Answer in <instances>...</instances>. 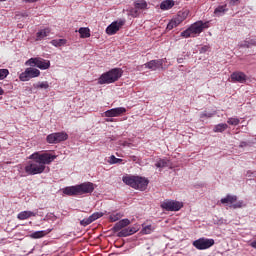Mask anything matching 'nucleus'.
<instances>
[{
	"instance_id": "39",
	"label": "nucleus",
	"mask_w": 256,
	"mask_h": 256,
	"mask_svg": "<svg viewBox=\"0 0 256 256\" xmlns=\"http://www.w3.org/2000/svg\"><path fill=\"white\" fill-rule=\"evenodd\" d=\"M215 111L214 112H204L200 115L201 119H203L204 117H208V118H211L213 117V115H215Z\"/></svg>"
},
{
	"instance_id": "14",
	"label": "nucleus",
	"mask_w": 256,
	"mask_h": 256,
	"mask_svg": "<svg viewBox=\"0 0 256 256\" xmlns=\"http://www.w3.org/2000/svg\"><path fill=\"white\" fill-rule=\"evenodd\" d=\"M165 61L166 59L151 60L145 64V67L147 69H152V71H157V69H163V63H165Z\"/></svg>"
},
{
	"instance_id": "23",
	"label": "nucleus",
	"mask_w": 256,
	"mask_h": 256,
	"mask_svg": "<svg viewBox=\"0 0 256 256\" xmlns=\"http://www.w3.org/2000/svg\"><path fill=\"white\" fill-rule=\"evenodd\" d=\"M50 43L53 47H63L67 45V39H54Z\"/></svg>"
},
{
	"instance_id": "8",
	"label": "nucleus",
	"mask_w": 256,
	"mask_h": 256,
	"mask_svg": "<svg viewBox=\"0 0 256 256\" xmlns=\"http://www.w3.org/2000/svg\"><path fill=\"white\" fill-rule=\"evenodd\" d=\"M193 247L198 249V251H205V249H210L215 245V240L209 238H200L192 243Z\"/></svg>"
},
{
	"instance_id": "9",
	"label": "nucleus",
	"mask_w": 256,
	"mask_h": 256,
	"mask_svg": "<svg viewBox=\"0 0 256 256\" xmlns=\"http://www.w3.org/2000/svg\"><path fill=\"white\" fill-rule=\"evenodd\" d=\"M41 75V71L37 68H27L24 72H22L19 76L20 81H29V79H35V77H39Z\"/></svg>"
},
{
	"instance_id": "19",
	"label": "nucleus",
	"mask_w": 256,
	"mask_h": 256,
	"mask_svg": "<svg viewBox=\"0 0 256 256\" xmlns=\"http://www.w3.org/2000/svg\"><path fill=\"white\" fill-rule=\"evenodd\" d=\"M51 35V29L45 28L36 33V41H43L45 37H49Z\"/></svg>"
},
{
	"instance_id": "16",
	"label": "nucleus",
	"mask_w": 256,
	"mask_h": 256,
	"mask_svg": "<svg viewBox=\"0 0 256 256\" xmlns=\"http://www.w3.org/2000/svg\"><path fill=\"white\" fill-rule=\"evenodd\" d=\"M121 27H123V22H112L107 28H106V33L107 35H115V33H117V31H119V29H121Z\"/></svg>"
},
{
	"instance_id": "22",
	"label": "nucleus",
	"mask_w": 256,
	"mask_h": 256,
	"mask_svg": "<svg viewBox=\"0 0 256 256\" xmlns=\"http://www.w3.org/2000/svg\"><path fill=\"white\" fill-rule=\"evenodd\" d=\"M178 25H181V20L176 16L168 23L167 29L168 31H171V29H175Z\"/></svg>"
},
{
	"instance_id": "15",
	"label": "nucleus",
	"mask_w": 256,
	"mask_h": 256,
	"mask_svg": "<svg viewBox=\"0 0 256 256\" xmlns=\"http://www.w3.org/2000/svg\"><path fill=\"white\" fill-rule=\"evenodd\" d=\"M139 231V225L124 228L118 233V237H129V235H135Z\"/></svg>"
},
{
	"instance_id": "18",
	"label": "nucleus",
	"mask_w": 256,
	"mask_h": 256,
	"mask_svg": "<svg viewBox=\"0 0 256 256\" xmlns=\"http://www.w3.org/2000/svg\"><path fill=\"white\" fill-rule=\"evenodd\" d=\"M128 225H131V220L127 218L122 219L114 225L113 231H121V229H125V227H127Z\"/></svg>"
},
{
	"instance_id": "32",
	"label": "nucleus",
	"mask_w": 256,
	"mask_h": 256,
	"mask_svg": "<svg viewBox=\"0 0 256 256\" xmlns=\"http://www.w3.org/2000/svg\"><path fill=\"white\" fill-rule=\"evenodd\" d=\"M154 229H155V228H153V226L147 225V226H144V227H143L142 233H143L144 235H150V233H151L152 231H154Z\"/></svg>"
},
{
	"instance_id": "26",
	"label": "nucleus",
	"mask_w": 256,
	"mask_h": 256,
	"mask_svg": "<svg viewBox=\"0 0 256 256\" xmlns=\"http://www.w3.org/2000/svg\"><path fill=\"white\" fill-rule=\"evenodd\" d=\"M47 233H49V231L48 232H46V231H36V232L32 233L30 235V237H31V239H41L42 237H45V235H47Z\"/></svg>"
},
{
	"instance_id": "17",
	"label": "nucleus",
	"mask_w": 256,
	"mask_h": 256,
	"mask_svg": "<svg viewBox=\"0 0 256 256\" xmlns=\"http://www.w3.org/2000/svg\"><path fill=\"white\" fill-rule=\"evenodd\" d=\"M230 78L233 83H245L247 81V75L243 72H234Z\"/></svg>"
},
{
	"instance_id": "29",
	"label": "nucleus",
	"mask_w": 256,
	"mask_h": 256,
	"mask_svg": "<svg viewBox=\"0 0 256 256\" xmlns=\"http://www.w3.org/2000/svg\"><path fill=\"white\" fill-rule=\"evenodd\" d=\"M188 16H189L188 10H185L184 12H179L177 15V17L180 19L181 23H183L184 20H186Z\"/></svg>"
},
{
	"instance_id": "44",
	"label": "nucleus",
	"mask_w": 256,
	"mask_h": 256,
	"mask_svg": "<svg viewBox=\"0 0 256 256\" xmlns=\"http://www.w3.org/2000/svg\"><path fill=\"white\" fill-rule=\"evenodd\" d=\"M251 247H253V249H256V240L255 241H253V242H251Z\"/></svg>"
},
{
	"instance_id": "3",
	"label": "nucleus",
	"mask_w": 256,
	"mask_h": 256,
	"mask_svg": "<svg viewBox=\"0 0 256 256\" xmlns=\"http://www.w3.org/2000/svg\"><path fill=\"white\" fill-rule=\"evenodd\" d=\"M123 183L129 185L133 189H138L139 191H145L147 185H149V180L141 176H126L122 179Z\"/></svg>"
},
{
	"instance_id": "12",
	"label": "nucleus",
	"mask_w": 256,
	"mask_h": 256,
	"mask_svg": "<svg viewBox=\"0 0 256 256\" xmlns=\"http://www.w3.org/2000/svg\"><path fill=\"white\" fill-rule=\"evenodd\" d=\"M124 113H127V109L125 107H118L107 110L104 112V115L105 117H120V115H123Z\"/></svg>"
},
{
	"instance_id": "27",
	"label": "nucleus",
	"mask_w": 256,
	"mask_h": 256,
	"mask_svg": "<svg viewBox=\"0 0 256 256\" xmlns=\"http://www.w3.org/2000/svg\"><path fill=\"white\" fill-rule=\"evenodd\" d=\"M253 45H256V39H248L240 43V47H253Z\"/></svg>"
},
{
	"instance_id": "13",
	"label": "nucleus",
	"mask_w": 256,
	"mask_h": 256,
	"mask_svg": "<svg viewBox=\"0 0 256 256\" xmlns=\"http://www.w3.org/2000/svg\"><path fill=\"white\" fill-rule=\"evenodd\" d=\"M134 7L135 9L130 10V15H132V17H137L138 15V10H143V9H147V1L145 0H136L134 2Z\"/></svg>"
},
{
	"instance_id": "24",
	"label": "nucleus",
	"mask_w": 256,
	"mask_h": 256,
	"mask_svg": "<svg viewBox=\"0 0 256 256\" xmlns=\"http://www.w3.org/2000/svg\"><path fill=\"white\" fill-rule=\"evenodd\" d=\"M78 33L80 34V37L82 39H87V38L91 37V33H90L89 28H80L78 30Z\"/></svg>"
},
{
	"instance_id": "34",
	"label": "nucleus",
	"mask_w": 256,
	"mask_h": 256,
	"mask_svg": "<svg viewBox=\"0 0 256 256\" xmlns=\"http://www.w3.org/2000/svg\"><path fill=\"white\" fill-rule=\"evenodd\" d=\"M121 217H123L121 214L116 213V214L110 215L109 219H110V221H112V223H115V221H119V219H121Z\"/></svg>"
},
{
	"instance_id": "2",
	"label": "nucleus",
	"mask_w": 256,
	"mask_h": 256,
	"mask_svg": "<svg viewBox=\"0 0 256 256\" xmlns=\"http://www.w3.org/2000/svg\"><path fill=\"white\" fill-rule=\"evenodd\" d=\"M95 191V184L92 182H85L80 185L68 186L64 188V195H85L87 193H93Z\"/></svg>"
},
{
	"instance_id": "31",
	"label": "nucleus",
	"mask_w": 256,
	"mask_h": 256,
	"mask_svg": "<svg viewBox=\"0 0 256 256\" xmlns=\"http://www.w3.org/2000/svg\"><path fill=\"white\" fill-rule=\"evenodd\" d=\"M123 161V159H119L117 157H115L114 155H112L109 160L108 163H110V165H115L117 163H121Z\"/></svg>"
},
{
	"instance_id": "30",
	"label": "nucleus",
	"mask_w": 256,
	"mask_h": 256,
	"mask_svg": "<svg viewBox=\"0 0 256 256\" xmlns=\"http://www.w3.org/2000/svg\"><path fill=\"white\" fill-rule=\"evenodd\" d=\"M227 123L228 125H233L235 127L241 123V120H239V118H228Z\"/></svg>"
},
{
	"instance_id": "20",
	"label": "nucleus",
	"mask_w": 256,
	"mask_h": 256,
	"mask_svg": "<svg viewBox=\"0 0 256 256\" xmlns=\"http://www.w3.org/2000/svg\"><path fill=\"white\" fill-rule=\"evenodd\" d=\"M30 217H37V213L33 211H22L17 215V219L20 221H25V219H29Z\"/></svg>"
},
{
	"instance_id": "47",
	"label": "nucleus",
	"mask_w": 256,
	"mask_h": 256,
	"mask_svg": "<svg viewBox=\"0 0 256 256\" xmlns=\"http://www.w3.org/2000/svg\"><path fill=\"white\" fill-rule=\"evenodd\" d=\"M0 1H6V0H0Z\"/></svg>"
},
{
	"instance_id": "46",
	"label": "nucleus",
	"mask_w": 256,
	"mask_h": 256,
	"mask_svg": "<svg viewBox=\"0 0 256 256\" xmlns=\"http://www.w3.org/2000/svg\"><path fill=\"white\" fill-rule=\"evenodd\" d=\"M4 91L3 88L0 87V95H3Z\"/></svg>"
},
{
	"instance_id": "41",
	"label": "nucleus",
	"mask_w": 256,
	"mask_h": 256,
	"mask_svg": "<svg viewBox=\"0 0 256 256\" xmlns=\"http://www.w3.org/2000/svg\"><path fill=\"white\" fill-rule=\"evenodd\" d=\"M24 3H37L39 0H23Z\"/></svg>"
},
{
	"instance_id": "21",
	"label": "nucleus",
	"mask_w": 256,
	"mask_h": 256,
	"mask_svg": "<svg viewBox=\"0 0 256 256\" xmlns=\"http://www.w3.org/2000/svg\"><path fill=\"white\" fill-rule=\"evenodd\" d=\"M173 7H175V1L173 0H164L160 4L162 11H168V9H173Z\"/></svg>"
},
{
	"instance_id": "10",
	"label": "nucleus",
	"mask_w": 256,
	"mask_h": 256,
	"mask_svg": "<svg viewBox=\"0 0 256 256\" xmlns=\"http://www.w3.org/2000/svg\"><path fill=\"white\" fill-rule=\"evenodd\" d=\"M68 138H69V135H67V133L57 132V133L49 134L46 140L50 144H57V143H61V141H67Z\"/></svg>"
},
{
	"instance_id": "36",
	"label": "nucleus",
	"mask_w": 256,
	"mask_h": 256,
	"mask_svg": "<svg viewBox=\"0 0 256 256\" xmlns=\"http://www.w3.org/2000/svg\"><path fill=\"white\" fill-rule=\"evenodd\" d=\"M155 165L158 169H163L167 167V160H159Z\"/></svg>"
},
{
	"instance_id": "6",
	"label": "nucleus",
	"mask_w": 256,
	"mask_h": 256,
	"mask_svg": "<svg viewBox=\"0 0 256 256\" xmlns=\"http://www.w3.org/2000/svg\"><path fill=\"white\" fill-rule=\"evenodd\" d=\"M222 205H228L230 209H242L247 207V204L243 200H237V196L228 194L226 197L220 200Z\"/></svg>"
},
{
	"instance_id": "45",
	"label": "nucleus",
	"mask_w": 256,
	"mask_h": 256,
	"mask_svg": "<svg viewBox=\"0 0 256 256\" xmlns=\"http://www.w3.org/2000/svg\"><path fill=\"white\" fill-rule=\"evenodd\" d=\"M177 62L178 63H183V58H178Z\"/></svg>"
},
{
	"instance_id": "25",
	"label": "nucleus",
	"mask_w": 256,
	"mask_h": 256,
	"mask_svg": "<svg viewBox=\"0 0 256 256\" xmlns=\"http://www.w3.org/2000/svg\"><path fill=\"white\" fill-rule=\"evenodd\" d=\"M229 126L225 123H221V124H217L213 131L214 133H223V131H226V129L228 128Z\"/></svg>"
},
{
	"instance_id": "5",
	"label": "nucleus",
	"mask_w": 256,
	"mask_h": 256,
	"mask_svg": "<svg viewBox=\"0 0 256 256\" xmlns=\"http://www.w3.org/2000/svg\"><path fill=\"white\" fill-rule=\"evenodd\" d=\"M203 29H207V23H203V21H197L188 29L181 32V37H185L186 39L189 37H195V35L202 33Z\"/></svg>"
},
{
	"instance_id": "42",
	"label": "nucleus",
	"mask_w": 256,
	"mask_h": 256,
	"mask_svg": "<svg viewBox=\"0 0 256 256\" xmlns=\"http://www.w3.org/2000/svg\"><path fill=\"white\" fill-rule=\"evenodd\" d=\"M237 1H239V0H229V4L230 5H235V3H237Z\"/></svg>"
},
{
	"instance_id": "38",
	"label": "nucleus",
	"mask_w": 256,
	"mask_h": 256,
	"mask_svg": "<svg viewBox=\"0 0 256 256\" xmlns=\"http://www.w3.org/2000/svg\"><path fill=\"white\" fill-rule=\"evenodd\" d=\"M223 13H225V6H219L214 11L215 15H221Z\"/></svg>"
},
{
	"instance_id": "40",
	"label": "nucleus",
	"mask_w": 256,
	"mask_h": 256,
	"mask_svg": "<svg viewBox=\"0 0 256 256\" xmlns=\"http://www.w3.org/2000/svg\"><path fill=\"white\" fill-rule=\"evenodd\" d=\"M21 17H29V13L28 12H22V13H18L16 15V19H21Z\"/></svg>"
},
{
	"instance_id": "1",
	"label": "nucleus",
	"mask_w": 256,
	"mask_h": 256,
	"mask_svg": "<svg viewBox=\"0 0 256 256\" xmlns=\"http://www.w3.org/2000/svg\"><path fill=\"white\" fill-rule=\"evenodd\" d=\"M29 159H32V161L25 166V172L28 175H39L45 171V165L53 163L57 159V156L49 153L41 154L35 152L29 156Z\"/></svg>"
},
{
	"instance_id": "37",
	"label": "nucleus",
	"mask_w": 256,
	"mask_h": 256,
	"mask_svg": "<svg viewBox=\"0 0 256 256\" xmlns=\"http://www.w3.org/2000/svg\"><path fill=\"white\" fill-rule=\"evenodd\" d=\"M9 75L8 69H0V80H3Z\"/></svg>"
},
{
	"instance_id": "11",
	"label": "nucleus",
	"mask_w": 256,
	"mask_h": 256,
	"mask_svg": "<svg viewBox=\"0 0 256 256\" xmlns=\"http://www.w3.org/2000/svg\"><path fill=\"white\" fill-rule=\"evenodd\" d=\"M161 208L165 211H179L183 208V203L174 200H165L161 203Z\"/></svg>"
},
{
	"instance_id": "7",
	"label": "nucleus",
	"mask_w": 256,
	"mask_h": 256,
	"mask_svg": "<svg viewBox=\"0 0 256 256\" xmlns=\"http://www.w3.org/2000/svg\"><path fill=\"white\" fill-rule=\"evenodd\" d=\"M26 65H30L31 67H38V69L45 71L51 67V61L45 60L43 58H30L26 62Z\"/></svg>"
},
{
	"instance_id": "43",
	"label": "nucleus",
	"mask_w": 256,
	"mask_h": 256,
	"mask_svg": "<svg viewBox=\"0 0 256 256\" xmlns=\"http://www.w3.org/2000/svg\"><path fill=\"white\" fill-rule=\"evenodd\" d=\"M239 147H242V148H243V147H247V142H241L240 145H239Z\"/></svg>"
},
{
	"instance_id": "33",
	"label": "nucleus",
	"mask_w": 256,
	"mask_h": 256,
	"mask_svg": "<svg viewBox=\"0 0 256 256\" xmlns=\"http://www.w3.org/2000/svg\"><path fill=\"white\" fill-rule=\"evenodd\" d=\"M101 217H103V212H96L90 216V219L92 220V223H93V221H97V219H101Z\"/></svg>"
},
{
	"instance_id": "35",
	"label": "nucleus",
	"mask_w": 256,
	"mask_h": 256,
	"mask_svg": "<svg viewBox=\"0 0 256 256\" xmlns=\"http://www.w3.org/2000/svg\"><path fill=\"white\" fill-rule=\"evenodd\" d=\"M91 223H93V220H91V217L89 216L88 218L83 219L80 222V225H82L83 227H87V225H91Z\"/></svg>"
},
{
	"instance_id": "4",
	"label": "nucleus",
	"mask_w": 256,
	"mask_h": 256,
	"mask_svg": "<svg viewBox=\"0 0 256 256\" xmlns=\"http://www.w3.org/2000/svg\"><path fill=\"white\" fill-rule=\"evenodd\" d=\"M121 75L123 73L121 72V69L114 68L104 74H102L98 79L99 85H109L111 83H115V81H119Z\"/></svg>"
},
{
	"instance_id": "28",
	"label": "nucleus",
	"mask_w": 256,
	"mask_h": 256,
	"mask_svg": "<svg viewBox=\"0 0 256 256\" xmlns=\"http://www.w3.org/2000/svg\"><path fill=\"white\" fill-rule=\"evenodd\" d=\"M35 89H49V82H38L34 85Z\"/></svg>"
}]
</instances>
